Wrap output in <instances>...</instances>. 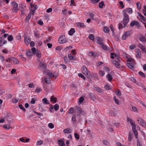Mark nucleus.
Listing matches in <instances>:
<instances>
[{"label":"nucleus","instance_id":"72a5a7b5","mask_svg":"<svg viewBox=\"0 0 146 146\" xmlns=\"http://www.w3.org/2000/svg\"><path fill=\"white\" fill-rule=\"evenodd\" d=\"M101 47L104 50H108V47L104 44L101 45Z\"/></svg>","mask_w":146,"mask_h":146},{"label":"nucleus","instance_id":"412c9836","mask_svg":"<svg viewBox=\"0 0 146 146\" xmlns=\"http://www.w3.org/2000/svg\"><path fill=\"white\" fill-rule=\"evenodd\" d=\"M88 94L90 98L93 100H94L96 99L95 95L93 93H89Z\"/></svg>","mask_w":146,"mask_h":146},{"label":"nucleus","instance_id":"5701e85b","mask_svg":"<svg viewBox=\"0 0 146 146\" xmlns=\"http://www.w3.org/2000/svg\"><path fill=\"white\" fill-rule=\"evenodd\" d=\"M135 64H132V63H127V66L130 69H132L134 68V66Z\"/></svg>","mask_w":146,"mask_h":146},{"label":"nucleus","instance_id":"69168bd1","mask_svg":"<svg viewBox=\"0 0 146 146\" xmlns=\"http://www.w3.org/2000/svg\"><path fill=\"white\" fill-rule=\"evenodd\" d=\"M31 50L32 53L34 54L37 51V50H36L35 47L33 48H32Z\"/></svg>","mask_w":146,"mask_h":146},{"label":"nucleus","instance_id":"a878e982","mask_svg":"<svg viewBox=\"0 0 146 146\" xmlns=\"http://www.w3.org/2000/svg\"><path fill=\"white\" fill-rule=\"evenodd\" d=\"M71 129L70 128L66 129L63 130L64 133L68 134L70 133L71 132Z\"/></svg>","mask_w":146,"mask_h":146},{"label":"nucleus","instance_id":"20e7f679","mask_svg":"<svg viewBox=\"0 0 146 146\" xmlns=\"http://www.w3.org/2000/svg\"><path fill=\"white\" fill-rule=\"evenodd\" d=\"M131 32L130 31H128L125 32L124 34L122 35V39L123 40H125L127 37L131 36Z\"/></svg>","mask_w":146,"mask_h":146},{"label":"nucleus","instance_id":"7c9ffc66","mask_svg":"<svg viewBox=\"0 0 146 146\" xmlns=\"http://www.w3.org/2000/svg\"><path fill=\"white\" fill-rule=\"evenodd\" d=\"M106 77L108 78V80L110 82L113 79L112 76L110 74H108L106 75Z\"/></svg>","mask_w":146,"mask_h":146},{"label":"nucleus","instance_id":"39448f33","mask_svg":"<svg viewBox=\"0 0 146 146\" xmlns=\"http://www.w3.org/2000/svg\"><path fill=\"white\" fill-rule=\"evenodd\" d=\"M59 42L60 44H63L66 42L65 36L63 35L60 36L58 39Z\"/></svg>","mask_w":146,"mask_h":146},{"label":"nucleus","instance_id":"79ce46f5","mask_svg":"<svg viewBox=\"0 0 146 146\" xmlns=\"http://www.w3.org/2000/svg\"><path fill=\"white\" fill-rule=\"evenodd\" d=\"M3 127L7 130H9L10 128V126L7 124L4 125L3 126Z\"/></svg>","mask_w":146,"mask_h":146},{"label":"nucleus","instance_id":"37998d69","mask_svg":"<svg viewBox=\"0 0 146 146\" xmlns=\"http://www.w3.org/2000/svg\"><path fill=\"white\" fill-rule=\"evenodd\" d=\"M26 55L29 56H30L32 55V54L30 50H29L26 52Z\"/></svg>","mask_w":146,"mask_h":146},{"label":"nucleus","instance_id":"6e6552de","mask_svg":"<svg viewBox=\"0 0 146 146\" xmlns=\"http://www.w3.org/2000/svg\"><path fill=\"white\" fill-rule=\"evenodd\" d=\"M129 14H131L132 13V10L131 8H128L123 11V14H127L126 13Z\"/></svg>","mask_w":146,"mask_h":146},{"label":"nucleus","instance_id":"0eeeda50","mask_svg":"<svg viewBox=\"0 0 146 146\" xmlns=\"http://www.w3.org/2000/svg\"><path fill=\"white\" fill-rule=\"evenodd\" d=\"M31 8L29 9L30 11L32 12H35V11L37 9V7L36 5H33L32 3L30 4Z\"/></svg>","mask_w":146,"mask_h":146},{"label":"nucleus","instance_id":"09e8293b","mask_svg":"<svg viewBox=\"0 0 146 146\" xmlns=\"http://www.w3.org/2000/svg\"><path fill=\"white\" fill-rule=\"evenodd\" d=\"M139 47L142 51L145 48L144 46L141 44H139Z\"/></svg>","mask_w":146,"mask_h":146},{"label":"nucleus","instance_id":"e2e57ef3","mask_svg":"<svg viewBox=\"0 0 146 146\" xmlns=\"http://www.w3.org/2000/svg\"><path fill=\"white\" fill-rule=\"evenodd\" d=\"M139 74L142 77H145V76L143 73L142 72L140 71L139 72Z\"/></svg>","mask_w":146,"mask_h":146},{"label":"nucleus","instance_id":"423d86ee","mask_svg":"<svg viewBox=\"0 0 146 146\" xmlns=\"http://www.w3.org/2000/svg\"><path fill=\"white\" fill-rule=\"evenodd\" d=\"M134 25H135L138 28L140 27V25L139 22L135 20L132 21L130 24V26L132 27H133Z\"/></svg>","mask_w":146,"mask_h":146},{"label":"nucleus","instance_id":"8fccbe9b","mask_svg":"<svg viewBox=\"0 0 146 146\" xmlns=\"http://www.w3.org/2000/svg\"><path fill=\"white\" fill-rule=\"evenodd\" d=\"M88 37L90 39L92 40H93L94 39V36L92 34H90L89 35Z\"/></svg>","mask_w":146,"mask_h":146},{"label":"nucleus","instance_id":"dca6fc26","mask_svg":"<svg viewBox=\"0 0 146 146\" xmlns=\"http://www.w3.org/2000/svg\"><path fill=\"white\" fill-rule=\"evenodd\" d=\"M97 42L101 45L104 44L103 42L102 39L100 37L97 38Z\"/></svg>","mask_w":146,"mask_h":146},{"label":"nucleus","instance_id":"c85d7f7f","mask_svg":"<svg viewBox=\"0 0 146 146\" xmlns=\"http://www.w3.org/2000/svg\"><path fill=\"white\" fill-rule=\"evenodd\" d=\"M110 55L111 58L113 59H114L115 57L116 58L119 56L117 54H116L115 53H111L110 54Z\"/></svg>","mask_w":146,"mask_h":146},{"label":"nucleus","instance_id":"1a4fd4ad","mask_svg":"<svg viewBox=\"0 0 146 146\" xmlns=\"http://www.w3.org/2000/svg\"><path fill=\"white\" fill-rule=\"evenodd\" d=\"M31 41V38L29 37L26 36L24 38V42L25 44L27 45H28Z\"/></svg>","mask_w":146,"mask_h":146},{"label":"nucleus","instance_id":"13d9d810","mask_svg":"<svg viewBox=\"0 0 146 146\" xmlns=\"http://www.w3.org/2000/svg\"><path fill=\"white\" fill-rule=\"evenodd\" d=\"M59 108V106L57 104H56L54 106V109L55 111H57L58 110Z\"/></svg>","mask_w":146,"mask_h":146},{"label":"nucleus","instance_id":"f03ea898","mask_svg":"<svg viewBox=\"0 0 146 146\" xmlns=\"http://www.w3.org/2000/svg\"><path fill=\"white\" fill-rule=\"evenodd\" d=\"M123 27L126 26L129 22V16L127 14H123Z\"/></svg>","mask_w":146,"mask_h":146},{"label":"nucleus","instance_id":"864d4df0","mask_svg":"<svg viewBox=\"0 0 146 146\" xmlns=\"http://www.w3.org/2000/svg\"><path fill=\"white\" fill-rule=\"evenodd\" d=\"M48 127L51 129H52L54 128V125L52 123H50L48 124Z\"/></svg>","mask_w":146,"mask_h":146},{"label":"nucleus","instance_id":"49530a36","mask_svg":"<svg viewBox=\"0 0 146 146\" xmlns=\"http://www.w3.org/2000/svg\"><path fill=\"white\" fill-rule=\"evenodd\" d=\"M100 0H90V3L92 4H96Z\"/></svg>","mask_w":146,"mask_h":146},{"label":"nucleus","instance_id":"c03bdc74","mask_svg":"<svg viewBox=\"0 0 146 146\" xmlns=\"http://www.w3.org/2000/svg\"><path fill=\"white\" fill-rule=\"evenodd\" d=\"M99 74L101 77H102L105 74V72L104 71L101 70L99 72Z\"/></svg>","mask_w":146,"mask_h":146},{"label":"nucleus","instance_id":"774afa93","mask_svg":"<svg viewBox=\"0 0 146 146\" xmlns=\"http://www.w3.org/2000/svg\"><path fill=\"white\" fill-rule=\"evenodd\" d=\"M12 57H10L8 59H7L5 61L7 62H11L12 60Z\"/></svg>","mask_w":146,"mask_h":146},{"label":"nucleus","instance_id":"4468645a","mask_svg":"<svg viewBox=\"0 0 146 146\" xmlns=\"http://www.w3.org/2000/svg\"><path fill=\"white\" fill-rule=\"evenodd\" d=\"M82 72L84 74H87L88 71L86 67L85 66H83L82 68Z\"/></svg>","mask_w":146,"mask_h":146},{"label":"nucleus","instance_id":"b1692460","mask_svg":"<svg viewBox=\"0 0 146 146\" xmlns=\"http://www.w3.org/2000/svg\"><path fill=\"white\" fill-rule=\"evenodd\" d=\"M132 131L134 133L135 137L136 138H137L138 137V132L136 130V128H134L132 129Z\"/></svg>","mask_w":146,"mask_h":146},{"label":"nucleus","instance_id":"2eb2a0df","mask_svg":"<svg viewBox=\"0 0 146 146\" xmlns=\"http://www.w3.org/2000/svg\"><path fill=\"white\" fill-rule=\"evenodd\" d=\"M39 66L43 69L45 70L46 69V65L44 63L40 62L39 64Z\"/></svg>","mask_w":146,"mask_h":146},{"label":"nucleus","instance_id":"2f4dec72","mask_svg":"<svg viewBox=\"0 0 146 146\" xmlns=\"http://www.w3.org/2000/svg\"><path fill=\"white\" fill-rule=\"evenodd\" d=\"M139 40L143 42H145L146 41V39L145 37L143 35H141V37L139 38Z\"/></svg>","mask_w":146,"mask_h":146},{"label":"nucleus","instance_id":"cd10ccee","mask_svg":"<svg viewBox=\"0 0 146 146\" xmlns=\"http://www.w3.org/2000/svg\"><path fill=\"white\" fill-rule=\"evenodd\" d=\"M138 14L139 17L143 21H146V18L143 16L142 15V14L138 12Z\"/></svg>","mask_w":146,"mask_h":146},{"label":"nucleus","instance_id":"f257e3e1","mask_svg":"<svg viewBox=\"0 0 146 146\" xmlns=\"http://www.w3.org/2000/svg\"><path fill=\"white\" fill-rule=\"evenodd\" d=\"M75 112L76 113L75 117L72 116L71 119H76V116H84L86 114L83 111L82 108L78 106H75Z\"/></svg>","mask_w":146,"mask_h":146},{"label":"nucleus","instance_id":"5fc2aeb1","mask_svg":"<svg viewBox=\"0 0 146 146\" xmlns=\"http://www.w3.org/2000/svg\"><path fill=\"white\" fill-rule=\"evenodd\" d=\"M78 76L79 77L82 78L84 80L86 79V77L81 73H79L78 74Z\"/></svg>","mask_w":146,"mask_h":146},{"label":"nucleus","instance_id":"680f3d73","mask_svg":"<svg viewBox=\"0 0 146 146\" xmlns=\"http://www.w3.org/2000/svg\"><path fill=\"white\" fill-rule=\"evenodd\" d=\"M19 107L21 109L23 110V111H26V109L22 105L19 104Z\"/></svg>","mask_w":146,"mask_h":146},{"label":"nucleus","instance_id":"ea45409f","mask_svg":"<svg viewBox=\"0 0 146 146\" xmlns=\"http://www.w3.org/2000/svg\"><path fill=\"white\" fill-rule=\"evenodd\" d=\"M133 137V134L131 133H130L129 135L128 141H131L132 140Z\"/></svg>","mask_w":146,"mask_h":146},{"label":"nucleus","instance_id":"a19ab883","mask_svg":"<svg viewBox=\"0 0 146 146\" xmlns=\"http://www.w3.org/2000/svg\"><path fill=\"white\" fill-rule=\"evenodd\" d=\"M42 90V89L41 88L38 87H37L36 89L35 90V92L36 93H39Z\"/></svg>","mask_w":146,"mask_h":146},{"label":"nucleus","instance_id":"473e14b6","mask_svg":"<svg viewBox=\"0 0 146 146\" xmlns=\"http://www.w3.org/2000/svg\"><path fill=\"white\" fill-rule=\"evenodd\" d=\"M42 101L44 104H49L50 103L48 102L46 98H44L42 99Z\"/></svg>","mask_w":146,"mask_h":146},{"label":"nucleus","instance_id":"a18cd8bd","mask_svg":"<svg viewBox=\"0 0 146 146\" xmlns=\"http://www.w3.org/2000/svg\"><path fill=\"white\" fill-rule=\"evenodd\" d=\"M103 30L104 32L106 33L109 32L110 31L109 28L106 27H104Z\"/></svg>","mask_w":146,"mask_h":146},{"label":"nucleus","instance_id":"393cba45","mask_svg":"<svg viewBox=\"0 0 146 146\" xmlns=\"http://www.w3.org/2000/svg\"><path fill=\"white\" fill-rule=\"evenodd\" d=\"M75 32V30L74 28L70 29L69 32V35H72Z\"/></svg>","mask_w":146,"mask_h":146},{"label":"nucleus","instance_id":"58836bf2","mask_svg":"<svg viewBox=\"0 0 146 146\" xmlns=\"http://www.w3.org/2000/svg\"><path fill=\"white\" fill-rule=\"evenodd\" d=\"M31 13H29L28 15L27 16L25 19V20L27 21H29L31 18Z\"/></svg>","mask_w":146,"mask_h":146},{"label":"nucleus","instance_id":"7ed1b4c3","mask_svg":"<svg viewBox=\"0 0 146 146\" xmlns=\"http://www.w3.org/2000/svg\"><path fill=\"white\" fill-rule=\"evenodd\" d=\"M11 5L13 7L12 11L13 13H16L18 10V4L16 2L13 1L11 3Z\"/></svg>","mask_w":146,"mask_h":146},{"label":"nucleus","instance_id":"e433bc0d","mask_svg":"<svg viewBox=\"0 0 146 146\" xmlns=\"http://www.w3.org/2000/svg\"><path fill=\"white\" fill-rule=\"evenodd\" d=\"M104 3V2L103 1H102L99 3V6L100 8H103V6L105 5Z\"/></svg>","mask_w":146,"mask_h":146},{"label":"nucleus","instance_id":"3c124183","mask_svg":"<svg viewBox=\"0 0 146 146\" xmlns=\"http://www.w3.org/2000/svg\"><path fill=\"white\" fill-rule=\"evenodd\" d=\"M89 55L90 56H96V54H95L93 52H89Z\"/></svg>","mask_w":146,"mask_h":146},{"label":"nucleus","instance_id":"052dcab7","mask_svg":"<svg viewBox=\"0 0 146 146\" xmlns=\"http://www.w3.org/2000/svg\"><path fill=\"white\" fill-rule=\"evenodd\" d=\"M105 88L106 90H109L111 89L110 86L108 84H107L105 86Z\"/></svg>","mask_w":146,"mask_h":146},{"label":"nucleus","instance_id":"de8ad7c7","mask_svg":"<svg viewBox=\"0 0 146 146\" xmlns=\"http://www.w3.org/2000/svg\"><path fill=\"white\" fill-rule=\"evenodd\" d=\"M63 58L65 63H67L69 62V60L68 59L67 57L66 56H64Z\"/></svg>","mask_w":146,"mask_h":146},{"label":"nucleus","instance_id":"c9c22d12","mask_svg":"<svg viewBox=\"0 0 146 146\" xmlns=\"http://www.w3.org/2000/svg\"><path fill=\"white\" fill-rule=\"evenodd\" d=\"M94 90H95L96 91L100 93H101L102 91V89L97 87H95L94 88Z\"/></svg>","mask_w":146,"mask_h":146},{"label":"nucleus","instance_id":"6e6d98bb","mask_svg":"<svg viewBox=\"0 0 146 146\" xmlns=\"http://www.w3.org/2000/svg\"><path fill=\"white\" fill-rule=\"evenodd\" d=\"M47 75L50 78H52V73L51 72H50V71H49L47 73Z\"/></svg>","mask_w":146,"mask_h":146},{"label":"nucleus","instance_id":"9d476101","mask_svg":"<svg viewBox=\"0 0 146 146\" xmlns=\"http://www.w3.org/2000/svg\"><path fill=\"white\" fill-rule=\"evenodd\" d=\"M112 62L114 64L116 67L118 68H120V65L119 63V62H118L116 60H113L112 61Z\"/></svg>","mask_w":146,"mask_h":146},{"label":"nucleus","instance_id":"a211bd4d","mask_svg":"<svg viewBox=\"0 0 146 146\" xmlns=\"http://www.w3.org/2000/svg\"><path fill=\"white\" fill-rule=\"evenodd\" d=\"M58 144L59 146H65L64 142L62 139L58 141Z\"/></svg>","mask_w":146,"mask_h":146},{"label":"nucleus","instance_id":"bf43d9fd","mask_svg":"<svg viewBox=\"0 0 146 146\" xmlns=\"http://www.w3.org/2000/svg\"><path fill=\"white\" fill-rule=\"evenodd\" d=\"M74 137L75 138L78 140L80 139V135L78 133H74Z\"/></svg>","mask_w":146,"mask_h":146},{"label":"nucleus","instance_id":"ddd939ff","mask_svg":"<svg viewBox=\"0 0 146 146\" xmlns=\"http://www.w3.org/2000/svg\"><path fill=\"white\" fill-rule=\"evenodd\" d=\"M137 121L141 125L144 126L146 125V123L143 119H138Z\"/></svg>","mask_w":146,"mask_h":146},{"label":"nucleus","instance_id":"4c0bfd02","mask_svg":"<svg viewBox=\"0 0 146 146\" xmlns=\"http://www.w3.org/2000/svg\"><path fill=\"white\" fill-rule=\"evenodd\" d=\"M7 39L9 41H11L13 40L14 38L12 35H9L7 38Z\"/></svg>","mask_w":146,"mask_h":146},{"label":"nucleus","instance_id":"603ef678","mask_svg":"<svg viewBox=\"0 0 146 146\" xmlns=\"http://www.w3.org/2000/svg\"><path fill=\"white\" fill-rule=\"evenodd\" d=\"M34 35L36 37L39 38L40 37V35L38 32H35Z\"/></svg>","mask_w":146,"mask_h":146},{"label":"nucleus","instance_id":"c756f323","mask_svg":"<svg viewBox=\"0 0 146 146\" xmlns=\"http://www.w3.org/2000/svg\"><path fill=\"white\" fill-rule=\"evenodd\" d=\"M50 101L51 102H53L54 103H56L57 101V98L53 96H52L51 97Z\"/></svg>","mask_w":146,"mask_h":146},{"label":"nucleus","instance_id":"f3484780","mask_svg":"<svg viewBox=\"0 0 146 146\" xmlns=\"http://www.w3.org/2000/svg\"><path fill=\"white\" fill-rule=\"evenodd\" d=\"M68 56L69 58V59L73 60H76V58L75 57H74L73 56L71 53L68 54Z\"/></svg>","mask_w":146,"mask_h":146},{"label":"nucleus","instance_id":"9b49d317","mask_svg":"<svg viewBox=\"0 0 146 146\" xmlns=\"http://www.w3.org/2000/svg\"><path fill=\"white\" fill-rule=\"evenodd\" d=\"M137 54L136 55V57L137 58H140L141 56V52L140 50L139 49H136Z\"/></svg>","mask_w":146,"mask_h":146},{"label":"nucleus","instance_id":"4be33fe9","mask_svg":"<svg viewBox=\"0 0 146 146\" xmlns=\"http://www.w3.org/2000/svg\"><path fill=\"white\" fill-rule=\"evenodd\" d=\"M12 61H13V63L15 64H18L19 63V61L18 59L14 57H12Z\"/></svg>","mask_w":146,"mask_h":146},{"label":"nucleus","instance_id":"6ab92c4d","mask_svg":"<svg viewBox=\"0 0 146 146\" xmlns=\"http://www.w3.org/2000/svg\"><path fill=\"white\" fill-rule=\"evenodd\" d=\"M5 122L7 124L9 125L10 126L11 124L13 122V120L11 119H6L5 120Z\"/></svg>","mask_w":146,"mask_h":146},{"label":"nucleus","instance_id":"0e129e2a","mask_svg":"<svg viewBox=\"0 0 146 146\" xmlns=\"http://www.w3.org/2000/svg\"><path fill=\"white\" fill-rule=\"evenodd\" d=\"M43 143V141H42L40 140L38 141H37L36 145H40L42 144Z\"/></svg>","mask_w":146,"mask_h":146},{"label":"nucleus","instance_id":"aec40b11","mask_svg":"<svg viewBox=\"0 0 146 146\" xmlns=\"http://www.w3.org/2000/svg\"><path fill=\"white\" fill-rule=\"evenodd\" d=\"M38 58H40L41 56V53L40 51L38 50H37L36 52L34 54Z\"/></svg>","mask_w":146,"mask_h":146},{"label":"nucleus","instance_id":"4d7b16f0","mask_svg":"<svg viewBox=\"0 0 146 146\" xmlns=\"http://www.w3.org/2000/svg\"><path fill=\"white\" fill-rule=\"evenodd\" d=\"M84 97H82L79 99V102L80 104H81L84 101Z\"/></svg>","mask_w":146,"mask_h":146},{"label":"nucleus","instance_id":"bb28decb","mask_svg":"<svg viewBox=\"0 0 146 146\" xmlns=\"http://www.w3.org/2000/svg\"><path fill=\"white\" fill-rule=\"evenodd\" d=\"M77 26L79 27H85V25L84 24V23H76Z\"/></svg>","mask_w":146,"mask_h":146},{"label":"nucleus","instance_id":"f8f14e48","mask_svg":"<svg viewBox=\"0 0 146 146\" xmlns=\"http://www.w3.org/2000/svg\"><path fill=\"white\" fill-rule=\"evenodd\" d=\"M127 120L131 124L132 126V129L134 128H136L135 124L132 119H127Z\"/></svg>","mask_w":146,"mask_h":146},{"label":"nucleus","instance_id":"f704fd0d","mask_svg":"<svg viewBox=\"0 0 146 146\" xmlns=\"http://www.w3.org/2000/svg\"><path fill=\"white\" fill-rule=\"evenodd\" d=\"M74 111V109L73 108L71 107L69 108L68 111V113L69 114H73Z\"/></svg>","mask_w":146,"mask_h":146},{"label":"nucleus","instance_id":"338daca9","mask_svg":"<svg viewBox=\"0 0 146 146\" xmlns=\"http://www.w3.org/2000/svg\"><path fill=\"white\" fill-rule=\"evenodd\" d=\"M135 44L131 45L129 46V48L132 50L134 49L135 47Z\"/></svg>","mask_w":146,"mask_h":146}]
</instances>
